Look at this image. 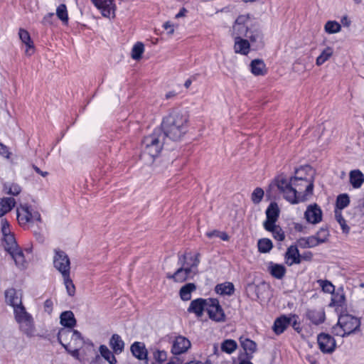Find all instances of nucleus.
Wrapping results in <instances>:
<instances>
[{
  "label": "nucleus",
  "mask_w": 364,
  "mask_h": 364,
  "mask_svg": "<svg viewBox=\"0 0 364 364\" xmlns=\"http://www.w3.org/2000/svg\"><path fill=\"white\" fill-rule=\"evenodd\" d=\"M276 185L283 198L291 204L305 201L313 195L314 178L294 176L289 180L283 176H278Z\"/></svg>",
  "instance_id": "obj_1"
},
{
  "label": "nucleus",
  "mask_w": 364,
  "mask_h": 364,
  "mask_svg": "<svg viewBox=\"0 0 364 364\" xmlns=\"http://www.w3.org/2000/svg\"><path fill=\"white\" fill-rule=\"evenodd\" d=\"M188 116L186 112L173 110L162 122L163 134L171 140H179L187 131Z\"/></svg>",
  "instance_id": "obj_2"
},
{
  "label": "nucleus",
  "mask_w": 364,
  "mask_h": 364,
  "mask_svg": "<svg viewBox=\"0 0 364 364\" xmlns=\"http://www.w3.org/2000/svg\"><path fill=\"white\" fill-rule=\"evenodd\" d=\"M199 257V253L194 256L180 255L178 263L181 264V267L173 274L168 273L166 277L178 283H182L188 279L193 278V275L197 273V267L200 263Z\"/></svg>",
  "instance_id": "obj_3"
},
{
  "label": "nucleus",
  "mask_w": 364,
  "mask_h": 364,
  "mask_svg": "<svg viewBox=\"0 0 364 364\" xmlns=\"http://www.w3.org/2000/svg\"><path fill=\"white\" fill-rule=\"evenodd\" d=\"M165 136L160 129L155 130L151 134L145 136L142 141L141 158L151 164L160 154Z\"/></svg>",
  "instance_id": "obj_4"
},
{
  "label": "nucleus",
  "mask_w": 364,
  "mask_h": 364,
  "mask_svg": "<svg viewBox=\"0 0 364 364\" xmlns=\"http://www.w3.org/2000/svg\"><path fill=\"white\" fill-rule=\"evenodd\" d=\"M60 324L63 326L58 334V340L60 343L67 349V346H70L68 340L70 338L71 342H74L75 345H80L82 341L81 334L73 328L76 325L77 320H60Z\"/></svg>",
  "instance_id": "obj_5"
},
{
  "label": "nucleus",
  "mask_w": 364,
  "mask_h": 364,
  "mask_svg": "<svg viewBox=\"0 0 364 364\" xmlns=\"http://www.w3.org/2000/svg\"><path fill=\"white\" fill-rule=\"evenodd\" d=\"M6 302L14 308L15 318H29V315L22 305L21 296L15 289L5 291Z\"/></svg>",
  "instance_id": "obj_6"
},
{
  "label": "nucleus",
  "mask_w": 364,
  "mask_h": 364,
  "mask_svg": "<svg viewBox=\"0 0 364 364\" xmlns=\"http://www.w3.org/2000/svg\"><path fill=\"white\" fill-rule=\"evenodd\" d=\"M360 320H338L332 327V333L337 336L346 337L360 331Z\"/></svg>",
  "instance_id": "obj_7"
},
{
  "label": "nucleus",
  "mask_w": 364,
  "mask_h": 364,
  "mask_svg": "<svg viewBox=\"0 0 364 364\" xmlns=\"http://www.w3.org/2000/svg\"><path fill=\"white\" fill-rule=\"evenodd\" d=\"M17 219L20 225H24L34 221H41V215L38 211H34L27 204L20 205L17 208Z\"/></svg>",
  "instance_id": "obj_8"
},
{
  "label": "nucleus",
  "mask_w": 364,
  "mask_h": 364,
  "mask_svg": "<svg viewBox=\"0 0 364 364\" xmlns=\"http://www.w3.org/2000/svg\"><path fill=\"white\" fill-rule=\"evenodd\" d=\"M53 257L54 267L62 276L70 274V262L68 255L60 250H55Z\"/></svg>",
  "instance_id": "obj_9"
},
{
  "label": "nucleus",
  "mask_w": 364,
  "mask_h": 364,
  "mask_svg": "<svg viewBox=\"0 0 364 364\" xmlns=\"http://www.w3.org/2000/svg\"><path fill=\"white\" fill-rule=\"evenodd\" d=\"M251 27L249 16L240 15L236 18L232 26V36L233 38H236L237 36H240V38L246 37Z\"/></svg>",
  "instance_id": "obj_10"
},
{
  "label": "nucleus",
  "mask_w": 364,
  "mask_h": 364,
  "mask_svg": "<svg viewBox=\"0 0 364 364\" xmlns=\"http://www.w3.org/2000/svg\"><path fill=\"white\" fill-rule=\"evenodd\" d=\"M317 343L323 353L331 354L336 348V340L328 333H319L317 336Z\"/></svg>",
  "instance_id": "obj_11"
},
{
  "label": "nucleus",
  "mask_w": 364,
  "mask_h": 364,
  "mask_svg": "<svg viewBox=\"0 0 364 364\" xmlns=\"http://www.w3.org/2000/svg\"><path fill=\"white\" fill-rule=\"evenodd\" d=\"M205 311L210 318H224L225 312L217 299H206Z\"/></svg>",
  "instance_id": "obj_12"
},
{
  "label": "nucleus",
  "mask_w": 364,
  "mask_h": 364,
  "mask_svg": "<svg viewBox=\"0 0 364 364\" xmlns=\"http://www.w3.org/2000/svg\"><path fill=\"white\" fill-rule=\"evenodd\" d=\"M329 306L335 307L336 311L338 313V318L349 316L346 313V296L343 291H338L336 293L333 294Z\"/></svg>",
  "instance_id": "obj_13"
},
{
  "label": "nucleus",
  "mask_w": 364,
  "mask_h": 364,
  "mask_svg": "<svg viewBox=\"0 0 364 364\" xmlns=\"http://www.w3.org/2000/svg\"><path fill=\"white\" fill-rule=\"evenodd\" d=\"M249 42L255 49H259L264 47V35L259 26H252L247 36Z\"/></svg>",
  "instance_id": "obj_14"
},
{
  "label": "nucleus",
  "mask_w": 364,
  "mask_h": 364,
  "mask_svg": "<svg viewBox=\"0 0 364 364\" xmlns=\"http://www.w3.org/2000/svg\"><path fill=\"white\" fill-rule=\"evenodd\" d=\"M279 215V209L276 203H271L266 210L267 219L263 225L265 230H269V225H274Z\"/></svg>",
  "instance_id": "obj_15"
},
{
  "label": "nucleus",
  "mask_w": 364,
  "mask_h": 364,
  "mask_svg": "<svg viewBox=\"0 0 364 364\" xmlns=\"http://www.w3.org/2000/svg\"><path fill=\"white\" fill-rule=\"evenodd\" d=\"M95 6L101 11L105 17H109L114 14L115 5L114 0H91Z\"/></svg>",
  "instance_id": "obj_16"
},
{
  "label": "nucleus",
  "mask_w": 364,
  "mask_h": 364,
  "mask_svg": "<svg viewBox=\"0 0 364 364\" xmlns=\"http://www.w3.org/2000/svg\"><path fill=\"white\" fill-rule=\"evenodd\" d=\"M190 347V341L188 338L180 336L176 337L174 340L171 348V353L174 355H181L186 353Z\"/></svg>",
  "instance_id": "obj_17"
},
{
  "label": "nucleus",
  "mask_w": 364,
  "mask_h": 364,
  "mask_svg": "<svg viewBox=\"0 0 364 364\" xmlns=\"http://www.w3.org/2000/svg\"><path fill=\"white\" fill-rule=\"evenodd\" d=\"M304 215L306 220L312 224L318 223L322 219V211L316 204L309 205Z\"/></svg>",
  "instance_id": "obj_18"
},
{
  "label": "nucleus",
  "mask_w": 364,
  "mask_h": 364,
  "mask_svg": "<svg viewBox=\"0 0 364 364\" xmlns=\"http://www.w3.org/2000/svg\"><path fill=\"white\" fill-rule=\"evenodd\" d=\"M130 350L136 358L140 360H148V351L145 344L142 342L136 341L130 347Z\"/></svg>",
  "instance_id": "obj_19"
},
{
  "label": "nucleus",
  "mask_w": 364,
  "mask_h": 364,
  "mask_svg": "<svg viewBox=\"0 0 364 364\" xmlns=\"http://www.w3.org/2000/svg\"><path fill=\"white\" fill-rule=\"evenodd\" d=\"M234 51L235 53L247 55L250 50V43L247 39H245L242 37L237 36L234 38Z\"/></svg>",
  "instance_id": "obj_20"
},
{
  "label": "nucleus",
  "mask_w": 364,
  "mask_h": 364,
  "mask_svg": "<svg viewBox=\"0 0 364 364\" xmlns=\"http://www.w3.org/2000/svg\"><path fill=\"white\" fill-rule=\"evenodd\" d=\"M239 341L242 348L245 350V353L242 355L247 356L248 358H253V353L257 350V343L244 336H241Z\"/></svg>",
  "instance_id": "obj_21"
},
{
  "label": "nucleus",
  "mask_w": 364,
  "mask_h": 364,
  "mask_svg": "<svg viewBox=\"0 0 364 364\" xmlns=\"http://www.w3.org/2000/svg\"><path fill=\"white\" fill-rule=\"evenodd\" d=\"M285 261L286 264L289 266L301 263V255L296 246L291 245L287 249L285 254Z\"/></svg>",
  "instance_id": "obj_22"
},
{
  "label": "nucleus",
  "mask_w": 364,
  "mask_h": 364,
  "mask_svg": "<svg viewBox=\"0 0 364 364\" xmlns=\"http://www.w3.org/2000/svg\"><path fill=\"white\" fill-rule=\"evenodd\" d=\"M9 255L14 260L16 266L20 269H24L27 267V262L25 259L22 250L18 247L13 251H10Z\"/></svg>",
  "instance_id": "obj_23"
},
{
  "label": "nucleus",
  "mask_w": 364,
  "mask_h": 364,
  "mask_svg": "<svg viewBox=\"0 0 364 364\" xmlns=\"http://www.w3.org/2000/svg\"><path fill=\"white\" fill-rule=\"evenodd\" d=\"M205 304L206 299H196L191 302L188 311L194 313L197 317H200L205 311Z\"/></svg>",
  "instance_id": "obj_24"
},
{
  "label": "nucleus",
  "mask_w": 364,
  "mask_h": 364,
  "mask_svg": "<svg viewBox=\"0 0 364 364\" xmlns=\"http://www.w3.org/2000/svg\"><path fill=\"white\" fill-rule=\"evenodd\" d=\"M18 36L21 42L26 46V54L28 55H32L34 53V45L29 33L23 28H20Z\"/></svg>",
  "instance_id": "obj_25"
},
{
  "label": "nucleus",
  "mask_w": 364,
  "mask_h": 364,
  "mask_svg": "<svg viewBox=\"0 0 364 364\" xmlns=\"http://www.w3.org/2000/svg\"><path fill=\"white\" fill-rule=\"evenodd\" d=\"M349 182L353 188H360L364 183V174L359 169L350 171L349 173Z\"/></svg>",
  "instance_id": "obj_26"
},
{
  "label": "nucleus",
  "mask_w": 364,
  "mask_h": 364,
  "mask_svg": "<svg viewBox=\"0 0 364 364\" xmlns=\"http://www.w3.org/2000/svg\"><path fill=\"white\" fill-rule=\"evenodd\" d=\"M215 291L220 295L231 296L235 292L234 284L229 282L218 284L215 286Z\"/></svg>",
  "instance_id": "obj_27"
},
{
  "label": "nucleus",
  "mask_w": 364,
  "mask_h": 364,
  "mask_svg": "<svg viewBox=\"0 0 364 364\" xmlns=\"http://www.w3.org/2000/svg\"><path fill=\"white\" fill-rule=\"evenodd\" d=\"M270 274L276 279H281L286 273V268L282 264L270 262L268 266Z\"/></svg>",
  "instance_id": "obj_28"
},
{
  "label": "nucleus",
  "mask_w": 364,
  "mask_h": 364,
  "mask_svg": "<svg viewBox=\"0 0 364 364\" xmlns=\"http://www.w3.org/2000/svg\"><path fill=\"white\" fill-rule=\"evenodd\" d=\"M16 202L13 198H3L0 199V218L9 212L16 205Z\"/></svg>",
  "instance_id": "obj_29"
},
{
  "label": "nucleus",
  "mask_w": 364,
  "mask_h": 364,
  "mask_svg": "<svg viewBox=\"0 0 364 364\" xmlns=\"http://www.w3.org/2000/svg\"><path fill=\"white\" fill-rule=\"evenodd\" d=\"M21 331L28 336L35 335V327L33 320H18Z\"/></svg>",
  "instance_id": "obj_30"
},
{
  "label": "nucleus",
  "mask_w": 364,
  "mask_h": 364,
  "mask_svg": "<svg viewBox=\"0 0 364 364\" xmlns=\"http://www.w3.org/2000/svg\"><path fill=\"white\" fill-rule=\"evenodd\" d=\"M109 345L116 354L121 353L124 348V343L117 334H114L110 338Z\"/></svg>",
  "instance_id": "obj_31"
},
{
  "label": "nucleus",
  "mask_w": 364,
  "mask_h": 364,
  "mask_svg": "<svg viewBox=\"0 0 364 364\" xmlns=\"http://www.w3.org/2000/svg\"><path fill=\"white\" fill-rule=\"evenodd\" d=\"M196 289V286L193 283H188L183 285L179 291L181 299L183 301H188L191 298V293Z\"/></svg>",
  "instance_id": "obj_32"
},
{
  "label": "nucleus",
  "mask_w": 364,
  "mask_h": 364,
  "mask_svg": "<svg viewBox=\"0 0 364 364\" xmlns=\"http://www.w3.org/2000/svg\"><path fill=\"white\" fill-rule=\"evenodd\" d=\"M304 320H294L291 326L301 336H304L305 333H311V327L310 325H306L304 323Z\"/></svg>",
  "instance_id": "obj_33"
},
{
  "label": "nucleus",
  "mask_w": 364,
  "mask_h": 364,
  "mask_svg": "<svg viewBox=\"0 0 364 364\" xmlns=\"http://www.w3.org/2000/svg\"><path fill=\"white\" fill-rule=\"evenodd\" d=\"M333 54V48L330 46H327L324 50H322L321 53L317 57L316 64L318 66L323 65L325 62L328 60Z\"/></svg>",
  "instance_id": "obj_34"
},
{
  "label": "nucleus",
  "mask_w": 364,
  "mask_h": 364,
  "mask_svg": "<svg viewBox=\"0 0 364 364\" xmlns=\"http://www.w3.org/2000/svg\"><path fill=\"white\" fill-rule=\"evenodd\" d=\"M251 71L255 75H264L265 65L261 60H254L250 63Z\"/></svg>",
  "instance_id": "obj_35"
},
{
  "label": "nucleus",
  "mask_w": 364,
  "mask_h": 364,
  "mask_svg": "<svg viewBox=\"0 0 364 364\" xmlns=\"http://www.w3.org/2000/svg\"><path fill=\"white\" fill-rule=\"evenodd\" d=\"M297 244L301 248H312L318 245L314 235L299 239Z\"/></svg>",
  "instance_id": "obj_36"
},
{
  "label": "nucleus",
  "mask_w": 364,
  "mask_h": 364,
  "mask_svg": "<svg viewBox=\"0 0 364 364\" xmlns=\"http://www.w3.org/2000/svg\"><path fill=\"white\" fill-rule=\"evenodd\" d=\"M3 245L6 252H9L18 247L14 235L3 237Z\"/></svg>",
  "instance_id": "obj_37"
},
{
  "label": "nucleus",
  "mask_w": 364,
  "mask_h": 364,
  "mask_svg": "<svg viewBox=\"0 0 364 364\" xmlns=\"http://www.w3.org/2000/svg\"><path fill=\"white\" fill-rule=\"evenodd\" d=\"M291 320H275L272 327L274 332L277 335L282 333L291 324Z\"/></svg>",
  "instance_id": "obj_38"
},
{
  "label": "nucleus",
  "mask_w": 364,
  "mask_h": 364,
  "mask_svg": "<svg viewBox=\"0 0 364 364\" xmlns=\"http://www.w3.org/2000/svg\"><path fill=\"white\" fill-rule=\"evenodd\" d=\"M101 355L109 362V364H116L117 359L113 353L108 349L106 346L102 345L100 347Z\"/></svg>",
  "instance_id": "obj_39"
},
{
  "label": "nucleus",
  "mask_w": 364,
  "mask_h": 364,
  "mask_svg": "<svg viewBox=\"0 0 364 364\" xmlns=\"http://www.w3.org/2000/svg\"><path fill=\"white\" fill-rule=\"evenodd\" d=\"M56 16L64 24L68 22V14L65 4H61L56 9Z\"/></svg>",
  "instance_id": "obj_40"
},
{
  "label": "nucleus",
  "mask_w": 364,
  "mask_h": 364,
  "mask_svg": "<svg viewBox=\"0 0 364 364\" xmlns=\"http://www.w3.org/2000/svg\"><path fill=\"white\" fill-rule=\"evenodd\" d=\"M4 191L6 194L18 196L21 192V188L16 183H6L4 185Z\"/></svg>",
  "instance_id": "obj_41"
},
{
  "label": "nucleus",
  "mask_w": 364,
  "mask_h": 364,
  "mask_svg": "<svg viewBox=\"0 0 364 364\" xmlns=\"http://www.w3.org/2000/svg\"><path fill=\"white\" fill-rule=\"evenodd\" d=\"M324 30L329 34L336 33L341 30V26L336 21H328L324 26Z\"/></svg>",
  "instance_id": "obj_42"
},
{
  "label": "nucleus",
  "mask_w": 364,
  "mask_h": 364,
  "mask_svg": "<svg viewBox=\"0 0 364 364\" xmlns=\"http://www.w3.org/2000/svg\"><path fill=\"white\" fill-rule=\"evenodd\" d=\"M257 246L260 252L267 253L272 250L273 245L269 239L263 238L259 240Z\"/></svg>",
  "instance_id": "obj_43"
},
{
  "label": "nucleus",
  "mask_w": 364,
  "mask_h": 364,
  "mask_svg": "<svg viewBox=\"0 0 364 364\" xmlns=\"http://www.w3.org/2000/svg\"><path fill=\"white\" fill-rule=\"evenodd\" d=\"M328 230L324 228H320L316 234L314 235V238H316V240L318 242V245L326 242L328 240Z\"/></svg>",
  "instance_id": "obj_44"
},
{
  "label": "nucleus",
  "mask_w": 364,
  "mask_h": 364,
  "mask_svg": "<svg viewBox=\"0 0 364 364\" xmlns=\"http://www.w3.org/2000/svg\"><path fill=\"white\" fill-rule=\"evenodd\" d=\"M269 229L267 230L272 233L274 238L278 241H282L284 239V233L279 226L272 225L269 226Z\"/></svg>",
  "instance_id": "obj_45"
},
{
  "label": "nucleus",
  "mask_w": 364,
  "mask_h": 364,
  "mask_svg": "<svg viewBox=\"0 0 364 364\" xmlns=\"http://www.w3.org/2000/svg\"><path fill=\"white\" fill-rule=\"evenodd\" d=\"M237 343L233 340H225L221 345V349L223 351L231 354L237 348Z\"/></svg>",
  "instance_id": "obj_46"
},
{
  "label": "nucleus",
  "mask_w": 364,
  "mask_h": 364,
  "mask_svg": "<svg viewBox=\"0 0 364 364\" xmlns=\"http://www.w3.org/2000/svg\"><path fill=\"white\" fill-rule=\"evenodd\" d=\"M144 46L141 42L136 43L132 48V58L134 60H139L141 58V55L144 53Z\"/></svg>",
  "instance_id": "obj_47"
},
{
  "label": "nucleus",
  "mask_w": 364,
  "mask_h": 364,
  "mask_svg": "<svg viewBox=\"0 0 364 364\" xmlns=\"http://www.w3.org/2000/svg\"><path fill=\"white\" fill-rule=\"evenodd\" d=\"M62 277L63 278L64 284L65 286L68 295L73 296L75 293V287L70 278V274L64 275Z\"/></svg>",
  "instance_id": "obj_48"
},
{
  "label": "nucleus",
  "mask_w": 364,
  "mask_h": 364,
  "mask_svg": "<svg viewBox=\"0 0 364 364\" xmlns=\"http://www.w3.org/2000/svg\"><path fill=\"white\" fill-rule=\"evenodd\" d=\"M350 203V198L348 194L343 193L341 194L337 197L336 199V207L340 209H344L346 208Z\"/></svg>",
  "instance_id": "obj_49"
},
{
  "label": "nucleus",
  "mask_w": 364,
  "mask_h": 364,
  "mask_svg": "<svg viewBox=\"0 0 364 364\" xmlns=\"http://www.w3.org/2000/svg\"><path fill=\"white\" fill-rule=\"evenodd\" d=\"M319 286L325 293L333 294L335 291V287L328 280L318 279L317 281Z\"/></svg>",
  "instance_id": "obj_50"
},
{
  "label": "nucleus",
  "mask_w": 364,
  "mask_h": 364,
  "mask_svg": "<svg viewBox=\"0 0 364 364\" xmlns=\"http://www.w3.org/2000/svg\"><path fill=\"white\" fill-rule=\"evenodd\" d=\"M264 196V191L261 188H257L252 193V200L254 203L258 204Z\"/></svg>",
  "instance_id": "obj_51"
},
{
  "label": "nucleus",
  "mask_w": 364,
  "mask_h": 364,
  "mask_svg": "<svg viewBox=\"0 0 364 364\" xmlns=\"http://www.w3.org/2000/svg\"><path fill=\"white\" fill-rule=\"evenodd\" d=\"M1 232L4 237L12 235L9 228V223L6 220H1Z\"/></svg>",
  "instance_id": "obj_52"
},
{
  "label": "nucleus",
  "mask_w": 364,
  "mask_h": 364,
  "mask_svg": "<svg viewBox=\"0 0 364 364\" xmlns=\"http://www.w3.org/2000/svg\"><path fill=\"white\" fill-rule=\"evenodd\" d=\"M0 154L6 159H9L11 156V152L9 150V148L0 142Z\"/></svg>",
  "instance_id": "obj_53"
},
{
  "label": "nucleus",
  "mask_w": 364,
  "mask_h": 364,
  "mask_svg": "<svg viewBox=\"0 0 364 364\" xmlns=\"http://www.w3.org/2000/svg\"><path fill=\"white\" fill-rule=\"evenodd\" d=\"M53 302L51 299H47L44 302V311L47 312L49 315L50 314L53 310Z\"/></svg>",
  "instance_id": "obj_54"
},
{
  "label": "nucleus",
  "mask_w": 364,
  "mask_h": 364,
  "mask_svg": "<svg viewBox=\"0 0 364 364\" xmlns=\"http://www.w3.org/2000/svg\"><path fill=\"white\" fill-rule=\"evenodd\" d=\"M60 319H72L75 318V315L71 311H65L61 313L60 316Z\"/></svg>",
  "instance_id": "obj_55"
},
{
  "label": "nucleus",
  "mask_w": 364,
  "mask_h": 364,
  "mask_svg": "<svg viewBox=\"0 0 364 364\" xmlns=\"http://www.w3.org/2000/svg\"><path fill=\"white\" fill-rule=\"evenodd\" d=\"M163 27L168 31V34L172 35L174 33L173 25L170 21L165 22Z\"/></svg>",
  "instance_id": "obj_56"
},
{
  "label": "nucleus",
  "mask_w": 364,
  "mask_h": 364,
  "mask_svg": "<svg viewBox=\"0 0 364 364\" xmlns=\"http://www.w3.org/2000/svg\"><path fill=\"white\" fill-rule=\"evenodd\" d=\"M252 358H248L247 356L240 355L238 358L239 364H253L250 360Z\"/></svg>",
  "instance_id": "obj_57"
},
{
  "label": "nucleus",
  "mask_w": 364,
  "mask_h": 364,
  "mask_svg": "<svg viewBox=\"0 0 364 364\" xmlns=\"http://www.w3.org/2000/svg\"><path fill=\"white\" fill-rule=\"evenodd\" d=\"M156 359L159 362H163L166 358V353L165 351H158L155 355Z\"/></svg>",
  "instance_id": "obj_58"
},
{
  "label": "nucleus",
  "mask_w": 364,
  "mask_h": 364,
  "mask_svg": "<svg viewBox=\"0 0 364 364\" xmlns=\"http://www.w3.org/2000/svg\"><path fill=\"white\" fill-rule=\"evenodd\" d=\"M70 346H67V349H65L73 357L78 359L79 358V350L76 348L74 349H70Z\"/></svg>",
  "instance_id": "obj_59"
},
{
  "label": "nucleus",
  "mask_w": 364,
  "mask_h": 364,
  "mask_svg": "<svg viewBox=\"0 0 364 364\" xmlns=\"http://www.w3.org/2000/svg\"><path fill=\"white\" fill-rule=\"evenodd\" d=\"M54 16V14L53 13H49L44 18H43V23L44 24H51L52 23V18H53Z\"/></svg>",
  "instance_id": "obj_60"
},
{
  "label": "nucleus",
  "mask_w": 364,
  "mask_h": 364,
  "mask_svg": "<svg viewBox=\"0 0 364 364\" xmlns=\"http://www.w3.org/2000/svg\"><path fill=\"white\" fill-rule=\"evenodd\" d=\"M187 13V10L185 8H182L180 11L176 15V18H178L181 17H183L186 16V14Z\"/></svg>",
  "instance_id": "obj_61"
},
{
  "label": "nucleus",
  "mask_w": 364,
  "mask_h": 364,
  "mask_svg": "<svg viewBox=\"0 0 364 364\" xmlns=\"http://www.w3.org/2000/svg\"><path fill=\"white\" fill-rule=\"evenodd\" d=\"M336 217L337 221L339 223V224L343 228V225L345 223V220L343 219L342 215L341 214H339V215L336 214Z\"/></svg>",
  "instance_id": "obj_62"
},
{
  "label": "nucleus",
  "mask_w": 364,
  "mask_h": 364,
  "mask_svg": "<svg viewBox=\"0 0 364 364\" xmlns=\"http://www.w3.org/2000/svg\"><path fill=\"white\" fill-rule=\"evenodd\" d=\"M306 358L310 363V364H318L316 360L311 355H308Z\"/></svg>",
  "instance_id": "obj_63"
},
{
  "label": "nucleus",
  "mask_w": 364,
  "mask_h": 364,
  "mask_svg": "<svg viewBox=\"0 0 364 364\" xmlns=\"http://www.w3.org/2000/svg\"><path fill=\"white\" fill-rule=\"evenodd\" d=\"M220 232L218 231L208 232L206 233V235L208 237H212L213 236H219Z\"/></svg>",
  "instance_id": "obj_64"
}]
</instances>
